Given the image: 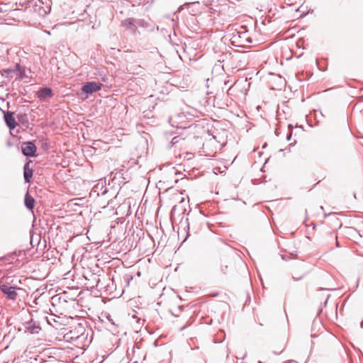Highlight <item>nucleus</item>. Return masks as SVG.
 Segmentation results:
<instances>
[{
	"instance_id": "nucleus-5",
	"label": "nucleus",
	"mask_w": 363,
	"mask_h": 363,
	"mask_svg": "<svg viewBox=\"0 0 363 363\" xmlns=\"http://www.w3.org/2000/svg\"><path fill=\"white\" fill-rule=\"evenodd\" d=\"M30 161L28 162L27 163H26V164L24 165V173H23V175H24V179L26 181V182H30L32 177H33V169L30 167Z\"/></svg>"
},
{
	"instance_id": "nucleus-2",
	"label": "nucleus",
	"mask_w": 363,
	"mask_h": 363,
	"mask_svg": "<svg viewBox=\"0 0 363 363\" xmlns=\"http://www.w3.org/2000/svg\"><path fill=\"white\" fill-rule=\"evenodd\" d=\"M21 150L26 156L33 157L35 155L37 147L32 142H25L21 145Z\"/></svg>"
},
{
	"instance_id": "nucleus-8",
	"label": "nucleus",
	"mask_w": 363,
	"mask_h": 363,
	"mask_svg": "<svg viewBox=\"0 0 363 363\" xmlns=\"http://www.w3.org/2000/svg\"><path fill=\"white\" fill-rule=\"evenodd\" d=\"M25 205L26 206L30 209L33 210L35 206V199L33 196H31L28 193H27L25 196Z\"/></svg>"
},
{
	"instance_id": "nucleus-6",
	"label": "nucleus",
	"mask_w": 363,
	"mask_h": 363,
	"mask_svg": "<svg viewBox=\"0 0 363 363\" xmlns=\"http://www.w3.org/2000/svg\"><path fill=\"white\" fill-rule=\"evenodd\" d=\"M4 118L6 123L10 129H14L16 127L17 123L16 122L12 113H7L5 114Z\"/></svg>"
},
{
	"instance_id": "nucleus-1",
	"label": "nucleus",
	"mask_w": 363,
	"mask_h": 363,
	"mask_svg": "<svg viewBox=\"0 0 363 363\" xmlns=\"http://www.w3.org/2000/svg\"><path fill=\"white\" fill-rule=\"evenodd\" d=\"M18 282L20 283V281H18L13 277L6 276L3 277L0 280V289L1 290H9V288L11 289H19L18 287Z\"/></svg>"
},
{
	"instance_id": "nucleus-3",
	"label": "nucleus",
	"mask_w": 363,
	"mask_h": 363,
	"mask_svg": "<svg viewBox=\"0 0 363 363\" xmlns=\"http://www.w3.org/2000/svg\"><path fill=\"white\" fill-rule=\"evenodd\" d=\"M102 84L99 82H87L82 87V91L86 94H92L101 90Z\"/></svg>"
},
{
	"instance_id": "nucleus-7",
	"label": "nucleus",
	"mask_w": 363,
	"mask_h": 363,
	"mask_svg": "<svg viewBox=\"0 0 363 363\" xmlns=\"http://www.w3.org/2000/svg\"><path fill=\"white\" fill-rule=\"evenodd\" d=\"M169 199L172 202L177 201L182 202L184 200V197L181 196V194L177 190H172L169 191Z\"/></svg>"
},
{
	"instance_id": "nucleus-9",
	"label": "nucleus",
	"mask_w": 363,
	"mask_h": 363,
	"mask_svg": "<svg viewBox=\"0 0 363 363\" xmlns=\"http://www.w3.org/2000/svg\"><path fill=\"white\" fill-rule=\"evenodd\" d=\"M17 289H11L9 288L8 290H1L4 294L6 295L7 298L9 299L14 300L16 298L17 293L16 291Z\"/></svg>"
},
{
	"instance_id": "nucleus-10",
	"label": "nucleus",
	"mask_w": 363,
	"mask_h": 363,
	"mask_svg": "<svg viewBox=\"0 0 363 363\" xmlns=\"http://www.w3.org/2000/svg\"><path fill=\"white\" fill-rule=\"evenodd\" d=\"M291 138V133H290V134L287 136V140H290Z\"/></svg>"
},
{
	"instance_id": "nucleus-4",
	"label": "nucleus",
	"mask_w": 363,
	"mask_h": 363,
	"mask_svg": "<svg viewBox=\"0 0 363 363\" xmlns=\"http://www.w3.org/2000/svg\"><path fill=\"white\" fill-rule=\"evenodd\" d=\"M52 95V89L48 87L41 88L37 92V96L41 101H45L46 99L51 98Z\"/></svg>"
}]
</instances>
